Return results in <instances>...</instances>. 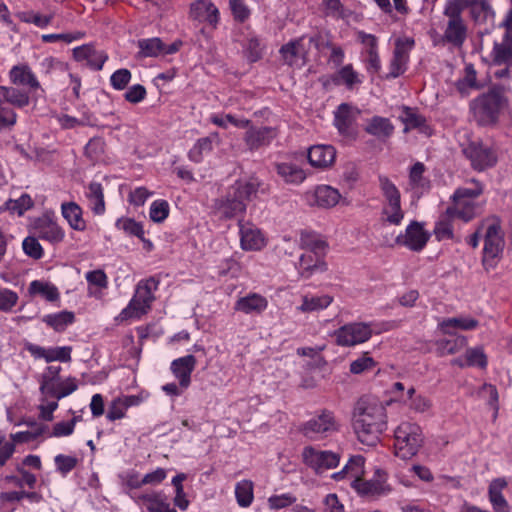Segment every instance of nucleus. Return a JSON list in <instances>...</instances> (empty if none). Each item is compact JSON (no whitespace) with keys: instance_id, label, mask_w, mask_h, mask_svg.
Here are the masks:
<instances>
[{"instance_id":"obj_1","label":"nucleus","mask_w":512,"mask_h":512,"mask_svg":"<svg viewBox=\"0 0 512 512\" xmlns=\"http://www.w3.org/2000/svg\"><path fill=\"white\" fill-rule=\"evenodd\" d=\"M386 427V408L381 401L372 397L357 401L353 411V429L361 443L375 445Z\"/></svg>"},{"instance_id":"obj_2","label":"nucleus","mask_w":512,"mask_h":512,"mask_svg":"<svg viewBox=\"0 0 512 512\" xmlns=\"http://www.w3.org/2000/svg\"><path fill=\"white\" fill-rule=\"evenodd\" d=\"M364 458L360 455L350 458L348 463L341 471L332 474L336 481L347 480L357 493L363 496H382L391 491V486L387 482L388 475L382 469H376L370 480H363Z\"/></svg>"},{"instance_id":"obj_3","label":"nucleus","mask_w":512,"mask_h":512,"mask_svg":"<svg viewBox=\"0 0 512 512\" xmlns=\"http://www.w3.org/2000/svg\"><path fill=\"white\" fill-rule=\"evenodd\" d=\"M259 186L260 182L255 178L237 181L216 201V213L225 219L243 218L247 204L256 196Z\"/></svg>"},{"instance_id":"obj_4","label":"nucleus","mask_w":512,"mask_h":512,"mask_svg":"<svg viewBox=\"0 0 512 512\" xmlns=\"http://www.w3.org/2000/svg\"><path fill=\"white\" fill-rule=\"evenodd\" d=\"M468 186L459 187L452 196V205L447 208V215L464 222L471 221L479 212L477 198L483 193V185L475 179Z\"/></svg>"},{"instance_id":"obj_5","label":"nucleus","mask_w":512,"mask_h":512,"mask_svg":"<svg viewBox=\"0 0 512 512\" xmlns=\"http://www.w3.org/2000/svg\"><path fill=\"white\" fill-rule=\"evenodd\" d=\"M395 455L403 460L414 457L424 443L421 427L412 422L400 423L394 431Z\"/></svg>"},{"instance_id":"obj_6","label":"nucleus","mask_w":512,"mask_h":512,"mask_svg":"<svg viewBox=\"0 0 512 512\" xmlns=\"http://www.w3.org/2000/svg\"><path fill=\"white\" fill-rule=\"evenodd\" d=\"M158 284L153 277L139 281L132 299L118 317L121 320L140 319L150 310Z\"/></svg>"},{"instance_id":"obj_7","label":"nucleus","mask_w":512,"mask_h":512,"mask_svg":"<svg viewBox=\"0 0 512 512\" xmlns=\"http://www.w3.org/2000/svg\"><path fill=\"white\" fill-rule=\"evenodd\" d=\"M480 231H483V263L493 266L504 250L505 239L501 221L498 217L491 216L484 219L480 224Z\"/></svg>"},{"instance_id":"obj_8","label":"nucleus","mask_w":512,"mask_h":512,"mask_svg":"<svg viewBox=\"0 0 512 512\" xmlns=\"http://www.w3.org/2000/svg\"><path fill=\"white\" fill-rule=\"evenodd\" d=\"M506 107L507 99L496 91L479 96L470 105L474 119L482 126L494 125Z\"/></svg>"},{"instance_id":"obj_9","label":"nucleus","mask_w":512,"mask_h":512,"mask_svg":"<svg viewBox=\"0 0 512 512\" xmlns=\"http://www.w3.org/2000/svg\"><path fill=\"white\" fill-rule=\"evenodd\" d=\"M461 0H448L443 14L447 18L443 39L456 47H461L467 38V26L462 18Z\"/></svg>"},{"instance_id":"obj_10","label":"nucleus","mask_w":512,"mask_h":512,"mask_svg":"<svg viewBox=\"0 0 512 512\" xmlns=\"http://www.w3.org/2000/svg\"><path fill=\"white\" fill-rule=\"evenodd\" d=\"M339 430L334 414L323 410L300 426V432L309 440H320Z\"/></svg>"},{"instance_id":"obj_11","label":"nucleus","mask_w":512,"mask_h":512,"mask_svg":"<svg viewBox=\"0 0 512 512\" xmlns=\"http://www.w3.org/2000/svg\"><path fill=\"white\" fill-rule=\"evenodd\" d=\"M373 334L370 324L364 322L348 323L334 331L335 343L341 347H354L368 341Z\"/></svg>"},{"instance_id":"obj_12","label":"nucleus","mask_w":512,"mask_h":512,"mask_svg":"<svg viewBox=\"0 0 512 512\" xmlns=\"http://www.w3.org/2000/svg\"><path fill=\"white\" fill-rule=\"evenodd\" d=\"M474 170L484 171L496 165L498 157L495 149L480 141H472L462 149Z\"/></svg>"},{"instance_id":"obj_13","label":"nucleus","mask_w":512,"mask_h":512,"mask_svg":"<svg viewBox=\"0 0 512 512\" xmlns=\"http://www.w3.org/2000/svg\"><path fill=\"white\" fill-rule=\"evenodd\" d=\"M319 48V43L314 37H300L283 45L280 54L289 66L302 67L307 61L308 52L312 45Z\"/></svg>"},{"instance_id":"obj_14","label":"nucleus","mask_w":512,"mask_h":512,"mask_svg":"<svg viewBox=\"0 0 512 512\" xmlns=\"http://www.w3.org/2000/svg\"><path fill=\"white\" fill-rule=\"evenodd\" d=\"M505 33L501 42L494 44L491 59L495 66H512V11H509L501 24Z\"/></svg>"},{"instance_id":"obj_15","label":"nucleus","mask_w":512,"mask_h":512,"mask_svg":"<svg viewBox=\"0 0 512 512\" xmlns=\"http://www.w3.org/2000/svg\"><path fill=\"white\" fill-rule=\"evenodd\" d=\"M304 463L316 473H323L335 468L340 461V455L333 451L318 450L312 446L305 447L302 452Z\"/></svg>"},{"instance_id":"obj_16","label":"nucleus","mask_w":512,"mask_h":512,"mask_svg":"<svg viewBox=\"0 0 512 512\" xmlns=\"http://www.w3.org/2000/svg\"><path fill=\"white\" fill-rule=\"evenodd\" d=\"M303 197L305 202L311 207L329 209L339 203L341 194L338 189L322 184L306 191Z\"/></svg>"},{"instance_id":"obj_17","label":"nucleus","mask_w":512,"mask_h":512,"mask_svg":"<svg viewBox=\"0 0 512 512\" xmlns=\"http://www.w3.org/2000/svg\"><path fill=\"white\" fill-rule=\"evenodd\" d=\"M430 234L417 221L411 222L403 234H399L396 242L412 251H421L427 244Z\"/></svg>"},{"instance_id":"obj_18","label":"nucleus","mask_w":512,"mask_h":512,"mask_svg":"<svg viewBox=\"0 0 512 512\" xmlns=\"http://www.w3.org/2000/svg\"><path fill=\"white\" fill-rule=\"evenodd\" d=\"M413 46L414 40L412 38L403 37L396 40L393 58L390 63V77L396 78L405 72L409 60V53Z\"/></svg>"},{"instance_id":"obj_19","label":"nucleus","mask_w":512,"mask_h":512,"mask_svg":"<svg viewBox=\"0 0 512 512\" xmlns=\"http://www.w3.org/2000/svg\"><path fill=\"white\" fill-rule=\"evenodd\" d=\"M219 10L211 0H196L189 6V18L199 23L216 27L219 22Z\"/></svg>"},{"instance_id":"obj_20","label":"nucleus","mask_w":512,"mask_h":512,"mask_svg":"<svg viewBox=\"0 0 512 512\" xmlns=\"http://www.w3.org/2000/svg\"><path fill=\"white\" fill-rule=\"evenodd\" d=\"M238 225L240 246L244 251H260L266 246V238L255 225L241 220Z\"/></svg>"},{"instance_id":"obj_21","label":"nucleus","mask_w":512,"mask_h":512,"mask_svg":"<svg viewBox=\"0 0 512 512\" xmlns=\"http://www.w3.org/2000/svg\"><path fill=\"white\" fill-rule=\"evenodd\" d=\"M196 363V358L193 355H186L171 362L170 370L182 389H187L190 386L191 375Z\"/></svg>"},{"instance_id":"obj_22","label":"nucleus","mask_w":512,"mask_h":512,"mask_svg":"<svg viewBox=\"0 0 512 512\" xmlns=\"http://www.w3.org/2000/svg\"><path fill=\"white\" fill-rule=\"evenodd\" d=\"M73 56L76 61L86 62L92 69L101 70L108 59L103 50H97L91 44H85L73 49Z\"/></svg>"},{"instance_id":"obj_23","label":"nucleus","mask_w":512,"mask_h":512,"mask_svg":"<svg viewBox=\"0 0 512 512\" xmlns=\"http://www.w3.org/2000/svg\"><path fill=\"white\" fill-rule=\"evenodd\" d=\"M307 157L311 166L325 169L334 163L336 151L331 145H314L309 148Z\"/></svg>"},{"instance_id":"obj_24","label":"nucleus","mask_w":512,"mask_h":512,"mask_svg":"<svg viewBox=\"0 0 512 512\" xmlns=\"http://www.w3.org/2000/svg\"><path fill=\"white\" fill-rule=\"evenodd\" d=\"M219 133L213 132L208 136L198 139L188 153V157L195 163L203 161L204 157L210 154L215 146L220 145Z\"/></svg>"},{"instance_id":"obj_25","label":"nucleus","mask_w":512,"mask_h":512,"mask_svg":"<svg viewBox=\"0 0 512 512\" xmlns=\"http://www.w3.org/2000/svg\"><path fill=\"white\" fill-rule=\"evenodd\" d=\"M508 483L505 478L493 479L488 487V498L495 512H510V506L503 495Z\"/></svg>"},{"instance_id":"obj_26","label":"nucleus","mask_w":512,"mask_h":512,"mask_svg":"<svg viewBox=\"0 0 512 512\" xmlns=\"http://www.w3.org/2000/svg\"><path fill=\"white\" fill-rule=\"evenodd\" d=\"M268 307V300L257 293H250L244 297L239 298L234 306L236 311L243 312L245 314H260Z\"/></svg>"},{"instance_id":"obj_27","label":"nucleus","mask_w":512,"mask_h":512,"mask_svg":"<svg viewBox=\"0 0 512 512\" xmlns=\"http://www.w3.org/2000/svg\"><path fill=\"white\" fill-rule=\"evenodd\" d=\"M276 137V131L271 127L254 128L247 130L244 140L250 149H258L268 145Z\"/></svg>"},{"instance_id":"obj_28","label":"nucleus","mask_w":512,"mask_h":512,"mask_svg":"<svg viewBox=\"0 0 512 512\" xmlns=\"http://www.w3.org/2000/svg\"><path fill=\"white\" fill-rule=\"evenodd\" d=\"M38 236L52 244L60 243L64 239L63 229L49 218H41L35 225Z\"/></svg>"},{"instance_id":"obj_29","label":"nucleus","mask_w":512,"mask_h":512,"mask_svg":"<svg viewBox=\"0 0 512 512\" xmlns=\"http://www.w3.org/2000/svg\"><path fill=\"white\" fill-rule=\"evenodd\" d=\"M359 115V109L347 103H343L339 105L335 112V125L342 134H347Z\"/></svg>"},{"instance_id":"obj_30","label":"nucleus","mask_w":512,"mask_h":512,"mask_svg":"<svg viewBox=\"0 0 512 512\" xmlns=\"http://www.w3.org/2000/svg\"><path fill=\"white\" fill-rule=\"evenodd\" d=\"M478 326V321L467 316L451 317L438 323L439 330L446 335H456V330H473Z\"/></svg>"},{"instance_id":"obj_31","label":"nucleus","mask_w":512,"mask_h":512,"mask_svg":"<svg viewBox=\"0 0 512 512\" xmlns=\"http://www.w3.org/2000/svg\"><path fill=\"white\" fill-rule=\"evenodd\" d=\"M276 171L283 181L288 184L299 185L307 178L305 170L293 162L277 163Z\"/></svg>"},{"instance_id":"obj_32","label":"nucleus","mask_w":512,"mask_h":512,"mask_svg":"<svg viewBox=\"0 0 512 512\" xmlns=\"http://www.w3.org/2000/svg\"><path fill=\"white\" fill-rule=\"evenodd\" d=\"M9 79L12 84L17 86H27L30 89H37L40 84L27 65L13 66L9 72Z\"/></svg>"},{"instance_id":"obj_33","label":"nucleus","mask_w":512,"mask_h":512,"mask_svg":"<svg viewBox=\"0 0 512 512\" xmlns=\"http://www.w3.org/2000/svg\"><path fill=\"white\" fill-rule=\"evenodd\" d=\"M364 130L368 134L380 140H384L393 134L394 126L388 118L373 116L367 120Z\"/></svg>"},{"instance_id":"obj_34","label":"nucleus","mask_w":512,"mask_h":512,"mask_svg":"<svg viewBox=\"0 0 512 512\" xmlns=\"http://www.w3.org/2000/svg\"><path fill=\"white\" fill-rule=\"evenodd\" d=\"M61 212L72 229L77 231H84L86 229V222L82 217V209L77 203H63L61 205Z\"/></svg>"},{"instance_id":"obj_35","label":"nucleus","mask_w":512,"mask_h":512,"mask_svg":"<svg viewBox=\"0 0 512 512\" xmlns=\"http://www.w3.org/2000/svg\"><path fill=\"white\" fill-rule=\"evenodd\" d=\"M85 196L88 200L89 208L96 215H102L105 212V201L103 188L100 183L92 182L87 187Z\"/></svg>"},{"instance_id":"obj_36","label":"nucleus","mask_w":512,"mask_h":512,"mask_svg":"<svg viewBox=\"0 0 512 512\" xmlns=\"http://www.w3.org/2000/svg\"><path fill=\"white\" fill-rule=\"evenodd\" d=\"M298 269L301 276L308 278L314 272H323L327 269L326 264L319 256L312 253H304L299 258Z\"/></svg>"},{"instance_id":"obj_37","label":"nucleus","mask_w":512,"mask_h":512,"mask_svg":"<svg viewBox=\"0 0 512 512\" xmlns=\"http://www.w3.org/2000/svg\"><path fill=\"white\" fill-rule=\"evenodd\" d=\"M85 279L88 283V294L90 296L99 298L102 291L108 287V277L101 269L88 271L85 274Z\"/></svg>"},{"instance_id":"obj_38","label":"nucleus","mask_w":512,"mask_h":512,"mask_svg":"<svg viewBox=\"0 0 512 512\" xmlns=\"http://www.w3.org/2000/svg\"><path fill=\"white\" fill-rule=\"evenodd\" d=\"M402 401L415 413L428 412L432 407L431 400L422 394H417L413 386L407 389L406 398H402Z\"/></svg>"},{"instance_id":"obj_39","label":"nucleus","mask_w":512,"mask_h":512,"mask_svg":"<svg viewBox=\"0 0 512 512\" xmlns=\"http://www.w3.org/2000/svg\"><path fill=\"white\" fill-rule=\"evenodd\" d=\"M333 301V297L330 295H305L302 297L301 305L297 306V311L302 313H309L314 311H320L327 308Z\"/></svg>"},{"instance_id":"obj_40","label":"nucleus","mask_w":512,"mask_h":512,"mask_svg":"<svg viewBox=\"0 0 512 512\" xmlns=\"http://www.w3.org/2000/svg\"><path fill=\"white\" fill-rule=\"evenodd\" d=\"M0 98L17 108L25 107L30 102V97L27 92L8 86H0Z\"/></svg>"},{"instance_id":"obj_41","label":"nucleus","mask_w":512,"mask_h":512,"mask_svg":"<svg viewBox=\"0 0 512 512\" xmlns=\"http://www.w3.org/2000/svg\"><path fill=\"white\" fill-rule=\"evenodd\" d=\"M450 339L437 340L436 351L439 356L451 355L461 351L467 344L466 337L462 335H451Z\"/></svg>"},{"instance_id":"obj_42","label":"nucleus","mask_w":512,"mask_h":512,"mask_svg":"<svg viewBox=\"0 0 512 512\" xmlns=\"http://www.w3.org/2000/svg\"><path fill=\"white\" fill-rule=\"evenodd\" d=\"M28 291L31 295H39L47 301H55L59 298V292L55 285L41 281L34 280L30 283Z\"/></svg>"},{"instance_id":"obj_43","label":"nucleus","mask_w":512,"mask_h":512,"mask_svg":"<svg viewBox=\"0 0 512 512\" xmlns=\"http://www.w3.org/2000/svg\"><path fill=\"white\" fill-rule=\"evenodd\" d=\"M336 84L345 85L348 89H353L356 85L362 83L361 76L356 72L351 64H347L340 68L335 76Z\"/></svg>"},{"instance_id":"obj_44","label":"nucleus","mask_w":512,"mask_h":512,"mask_svg":"<svg viewBox=\"0 0 512 512\" xmlns=\"http://www.w3.org/2000/svg\"><path fill=\"white\" fill-rule=\"evenodd\" d=\"M379 188L383 196L382 205L401 202V194L397 186L387 177L379 176Z\"/></svg>"},{"instance_id":"obj_45","label":"nucleus","mask_w":512,"mask_h":512,"mask_svg":"<svg viewBox=\"0 0 512 512\" xmlns=\"http://www.w3.org/2000/svg\"><path fill=\"white\" fill-rule=\"evenodd\" d=\"M75 316L72 312L61 311L58 313L43 316L42 321L55 331H64L66 327L74 322Z\"/></svg>"},{"instance_id":"obj_46","label":"nucleus","mask_w":512,"mask_h":512,"mask_svg":"<svg viewBox=\"0 0 512 512\" xmlns=\"http://www.w3.org/2000/svg\"><path fill=\"white\" fill-rule=\"evenodd\" d=\"M300 244L308 250L307 253H312L316 256L322 254L327 246L326 242L318 234L312 232L301 233Z\"/></svg>"},{"instance_id":"obj_47","label":"nucleus","mask_w":512,"mask_h":512,"mask_svg":"<svg viewBox=\"0 0 512 512\" xmlns=\"http://www.w3.org/2000/svg\"><path fill=\"white\" fill-rule=\"evenodd\" d=\"M460 367L464 366H478L485 367L487 364L486 356L480 348L468 349L464 358H456L452 362Z\"/></svg>"},{"instance_id":"obj_48","label":"nucleus","mask_w":512,"mask_h":512,"mask_svg":"<svg viewBox=\"0 0 512 512\" xmlns=\"http://www.w3.org/2000/svg\"><path fill=\"white\" fill-rule=\"evenodd\" d=\"M253 482L250 480H242L235 486V497L238 505L243 508L249 507L254 499Z\"/></svg>"},{"instance_id":"obj_49","label":"nucleus","mask_w":512,"mask_h":512,"mask_svg":"<svg viewBox=\"0 0 512 512\" xmlns=\"http://www.w3.org/2000/svg\"><path fill=\"white\" fill-rule=\"evenodd\" d=\"M141 57H157L164 54V44L159 38L141 39L138 41Z\"/></svg>"},{"instance_id":"obj_50","label":"nucleus","mask_w":512,"mask_h":512,"mask_svg":"<svg viewBox=\"0 0 512 512\" xmlns=\"http://www.w3.org/2000/svg\"><path fill=\"white\" fill-rule=\"evenodd\" d=\"M144 500L147 503V509L149 512H176L174 508L170 506L167 497L162 493H153L144 496Z\"/></svg>"},{"instance_id":"obj_51","label":"nucleus","mask_w":512,"mask_h":512,"mask_svg":"<svg viewBox=\"0 0 512 512\" xmlns=\"http://www.w3.org/2000/svg\"><path fill=\"white\" fill-rule=\"evenodd\" d=\"M381 218L384 223L398 226L404 219V211L401 202L392 203L391 205H382Z\"/></svg>"},{"instance_id":"obj_52","label":"nucleus","mask_w":512,"mask_h":512,"mask_svg":"<svg viewBox=\"0 0 512 512\" xmlns=\"http://www.w3.org/2000/svg\"><path fill=\"white\" fill-rule=\"evenodd\" d=\"M210 121L221 128L226 129L228 124H232L238 128H247L250 125V120L244 118H237L232 114H213L210 117Z\"/></svg>"},{"instance_id":"obj_53","label":"nucleus","mask_w":512,"mask_h":512,"mask_svg":"<svg viewBox=\"0 0 512 512\" xmlns=\"http://www.w3.org/2000/svg\"><path fill=\"white\" fill-rule=\"evenodd\" d=\"M424 171L425 167L420 162L416 163L410 170L409 184L417 192H422L428 188V181L424 177Z\"/></svg>"},{"instance_id":"obj_54","label":"nucleus","mask_w":512,"mask_h":512,"mask_svg":"<svg viewBox=\"0 0 512 512\" xmlns=\"http://www.w3.org/2000/svg\"><path fill=\"white\" fill-rule=\"evenodd\" d=\"M32 206L33 201L31 197L28 194H22L18 199L6 201L4 209L18 216H22L25 211L29 210Z\"/></svg>"},{"instance_id":"obj_55","label":"nucleus","mask_w":512,"mask_h":512,"mask_svg":"<svg viewBox=\"0 0 512 512\" xmlns=\"http://www.w3.org/2000/svg\"><path fill=\"white\" fill-rule=\"evenodd\" d=\"M116 227L126 234L136 236L144 240L143 226L132 218H121L116 221Z\"/></svg>"},{"instance_id":"obj_56","label":"nucleus","mask_w":512,"mask_h":512,"mask_svg":"<svg viewBox=\"0 0 512 512\" xmlns=\"http://www.w3.org/2000/svg\"><path fill=\"white\" fill-rule=\"evenodd\" d=\"M471 16L476 22H485L493 17V11L486 1L478 0L471 4Z\"/></svg>"},{"instance_id":"obj_57","label":"nucleus","mask_w":512,"mask_h":512,"mask_svg":"<svg viewBox=\"0 0 512 512\" xmlns=\"http://www.w3.org/2000/svg\"><path fill=\"white\" fill-rule=\"evenodd\" d=\"M78 458L72 455L58 454L54 458L56 470L63 476L70 473L78 464Z\"/></svg>"},{"instance_id":"obj_58","label":"nucleus","mask_w":512,"mask_h":512,"mask_svg":"<svg viewBox=\"0 0 512 512\" xmlns=\"http://www.w3.org/2000/svg\"><path fill=\"white\" fill-rule=\"evenodd\" d=\"M455 217H450L445 214L443 218H441L435 228L434 233L438 240L452 239L453 238V225L452 219Z\"/></svg>"},{"instance_id":"obj_59","label":"nucleus","mask_w":512,"mask_h":512,"mask_svg":"<svg viewBox=\"0 0 512 512\" xmlns=\"http://www.w3.org/2000/svg\"><path fill=\"white\" fill-rule=\"evenodd\" d=\"M400 118L406 125L405 131L413 128H419L425 123V119L421 115L408 107L403 108Z\"/></svg>"},{"instance_id":"obj_60","label":"nucleus","mask_w":512,"mask_h":512,"mask_svg":"<svg viewBox=\"0 0 512 512\" xmlns=\"http://www.w3.org/2000/svg\"><path fill=\"white\" fill-rule=\"evenodd\" d=\"M58 122L64 129H72L77 126H87L93 124V119L90 115L84 114L82 118L78 119L70 115L64 114L58 117Z\"/></svg>"},{"instance_id":"obj_61","label":"nucleus","mask_w":512,"mask_h":512,"mask_svg":"<svg viewBox=\"0 0 512 512\" xmlns=\"http://www.w3.org/2000/svg\"><path fill=\"white\" fill-rule=\"evenodd\" d=\"M169 214V204L165 200H156L150 206L149 215L152 221L160 223L164 221Z\"/></svg>"},{"instance_id":"obj_62","label":"nucleus","mask_w":512,"mask_h":512,"mask_svg":"<svg viewBox=\"0 0 512 512\" xmlns=\"http://www.w3.org/2000/svg\"><path fill=\"white\" fill-rule=\"evenodd\" d=\"M132 78L131 72L126 68L116 70L110 76V84L115 90H123L130 83Z\"/></svg>"},{"instance_id":"obj_63","label":"nucleus","mask_w":512,"mask_h":512,"mask_svg":"<svg viewBox=\"0 0 512 512\" xmlns=\"http://www.w3.org/2000/svg\"><path fill=\"white\" fill-rule=\"evenodd\" d=\"M264 45L257 36H250L246 43V53L250 61L255 62L262 57Z\"/></svg>"},{"instance_id":"obj_64","label":"nucleus","mask_w":512,"mask_h":512,"mask_svg":"<svg viewBox=\"0 0 512 512\" xmlns=\"http://www.w3.org/2000/svg\"><path fill=\"white\" fill-rule=\"evenodd\" d=\"M24 253L37 260L43 256V248L35 237H26L22 242Z\"/></svg>"}]
</instances>
